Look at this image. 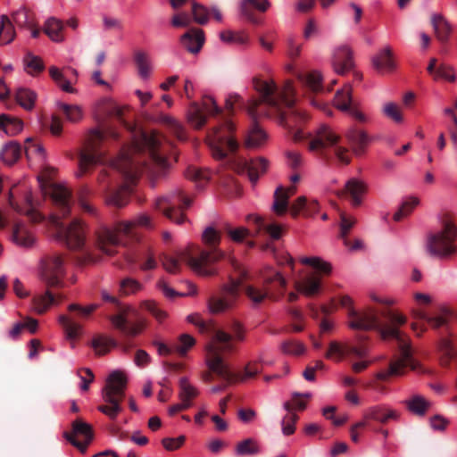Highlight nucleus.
<instances>
[{
	"instance_id": "nucleus-1",
	"label": "nucleus",
	"mask_w": 457,
	"mask_h": 457,
	"mask_svg": "<svg viewBox=\"0 0 457 457\" xmlns=\"http://www.w3.org/2000/svg\"><path fill=\"white\" fill-rule=\"evenodd\" d=\"M253 87L261 96L262 102L274 110L279 124L288 129L295 141L310 138L308 149L311 152L333 147L334 154L339 162H350L347 148L337 145L339 136L330 127L322 124L314 134L304 133L299 126L307 120L306 113L300 109L283 112V106L292 108L295 102V90L291 80H287L283 87L278 88L274 80L255 77L253 79Z\"/></svg>"
},
{
	"instance_id": "nucleus-2",
	"label": "nucleus",
	"mask_w": 457,
	"mask_h": 457,
	"mask_svg": "<svg viewBox=\"0 0 457 457\" xmlns=\"http://www.w3.org/2000/svg\"><path fill=\"white\" fill-rule=\"evenodd\" d=\"M26 154H35L41 162V173L38 176V182L42 193L53 200L59 213H53L49 216L48 221L57 230L58 236L65 241L66 245L72 250H81L87 241L88 226L80 219H74L68 227H64L61 218L67 217L71 209V192L62 184H56L51 181L55 174V168L46 163V154L44 146L34 144L30 137L26 139Z\"/></svg>"
},
{
	"instance_id": "nucleus-3",
	"label": "nucleus",
	"mask_w": 457,
	"mask_h": 457,
	"mask_svg": "<svg viewBox=\"0 0 457 457\" xmlns=\"http://www.w3.org/2000/svg\"><path fill=\"white\" fill-rule=\"evenodd\" d=\"M228 329L230 333L221 329L216 330L205 346L207 367L223 379L230 378L231 373L222 353L233 351V339L238 342L245 339V328L240 322L232 321L228 326Z\"/></svg>"
},
{
	"instance_id": "nucleus-4",
	"label": "nucleus",
	"mask_w": 457,
	"mask_h": 457,
	"mask_svg": "<svg viewBox=\"0 0 457 457\" xmlns=\"http://www.w3.org/2000/svg\"><path fill=\"white\" fill-rule=\"evenodd\" d=\"M202 240L211 247L210 250H201L197 257L191 256L186 251L182 253V258L188 261V266L195 274L203 277L213 276L218 272L213 264L225 257V253L218 247L221 234L212 226H209L203 231Z\"/></svg>"
},
{
	"instance_id": "nucleus-5",
	"label": "nucleus",
	"mask_w": 457,
	"mask_h": 457,
	"mask_svg": "<svg viewBox=\"0 0 457 457\" xmlns=\"http://www.w3.org/2000/svg\"><path fill=\"white\" fill-rule=\"evenodd\" d=\"M112 165L124 175L127 182L112 191L104 188L105 204L121 208L129 203L132 192V184L143 170L132 156L130 150H123L118 158L112 161Z\"/></svg>"
},
{
	"instance_id": "nucleus-6",
	"label": "nucleus",
	"mask_w": 457,
	"mask_h": 457,
	"mask_svg": "<svg viewBox=\"0 0 457 457\" xmlns=\"http://www.w3.org/2000/svg\"><path fill=\"white\" fill-rule=\"evenodd\" d=\"M374 330H378L383 339H395L400 349V356L390 361L388 369L380 370L375 375L378 379L387 380L390 377L403 376L407 366L413 370L419 369L420 364L412 358L409 341L403 338L397 328L394 326L381 327L378 322V328Z\"/></svg>"
},
{
	"instance_id": "nucleus-7",
	"label": "nucleus",
	"mask_w": 457,
	"mask_h": 457,
	"mask_svg": "<svg viewBox=\"0 0 457 457\" xmlns=\"http://www.w3.org/2000/svg\"><path fill=\"white\" fill-rule=\"evenodd\" d=\"M136 228H153L151 218L146 213H139L130 220L118 222L114 228L101 225L96 231V247L107 255H113L114 246L120 244L119 233L129 235Z\"/></svg>"
},
{
	"instance_id": "nucleus-8",
	"label": "nucleus",
	"mask_w": 457,
	"mask_h": 457,
	"mask_svg": "<svg viewBox=\"0 0 457 457\" xmlns=\"http://www.w3.org/2000/svg\"><path fill=\"white\" fill-rule=\"evenodd\" d=\"M128 378L120 370H113L106 378L101 395L105 404L99 405L97 410L111 420H115L122 411L120 402L125 395Z\"/></svg>"
},
{
	"instance_id": "nucleus-9",
	"label": "nucleus",
	"mask_w": 457,
	"mask_h": 457,
	"mask_svg": "<svg viewBox=\"0 0 457 457\" xmlns=\"http://www.w3.org/2000/svg\"><path fill=\"white\" fill-rule=\"evenodd\" d=\"M300 262L312 267L316 271L308 272L295 282L296 290L306 295L312 296L321 289V275H328L332 271L331 264L318 256L301 257Z\"/></svg>"
},
{
	"instance_id": "nucleus-10",
	"label": "nucleus",
	"mask_w": 457,
	"mask_h": 457,
	"mask_svg": "<svg viewBox=\"0 0 457 457\" xmlns=\"http://www.w3.org/2000/svg\"><path fill=\"white\" fill-rule=\"evenodd\" d=\"M455 237V226L450 220H445L442 230L428 236L426 242L427 252L432 256L448 257L456 251V246L453 244Z\"/></svg>"
},
{
	"instance_id": "nucleus-11",
	"label": "nucleus",
	"mask_w": 457,
	"mask_h": 457,
	"mask_svg": "<svg viewBox=\"0 0 457 457\" xmlns=\"http://www.w3.org/2000/svg\"><path fill=\"white\" fill-rule=\"evenodd\" d=\"M233 130L232 122L226 121L209 132L206 141L214 158L223 159L228 153L237 149L238 143L233 137Z\"/></svg>"
},
{
	"instance_id": "nucleus-12",
	"label": "nucleus",
	"mask_w": 457,
	"mask_h": 457,
	"mask_svg": "<svg viewBox=\"0 0 457 457\" xmlns=\"http://www.w3.org/2000/svg\"><path fill=\"white\" fill-rule=\"evenodd\" d=\"M191 205V200L180 189H177L155 200V207L171 221L181 224L185 220L184 209Z\"/></svg>"
},
{
	"instance_id": "nucleus-13",
	"label": "nucleus",
	"mask_w": 457,
	"mask_h": 457,
	"mask_svg": "<svg viewBox=\"0 0 457 457\" xmlns=\"http://www.w3.org/2000/svg\"><path fill=\"white\" fill-rule=\"evenodd\" d=\"M105 137L106 134L99 129H92L89 131L85 147L79 154L77 178L82 177L90 167L101 162L102 154L97 150V145Z\"/></svg>"
},
{
	"instance_id": "nucleus-14",
	"label": "nucleus",
	"mask_w": 457,
	"mask_h": 457,
	"mask_svg": "<svg viewBox=\"0 0 457 457\" xmlns=\"http://www.w3.org/2000/svg\"><path fill=\"white\" fill-rule=\"evenodd\" d=\"M147 149L150 157L155 166L160 170H165L170 166V162L165 155V145L162 144V137L155 132L140 134L139 140L135 142L134 150L143 151Z\"/></svg>"
},
{
	"instance_id": "nucleus-15",
	"label": "nucleus",
	"mask_w": 457,
	"mask_h": 457,
	"mask_svg": "<svg viewBox=\"0 0 457 457\" xmlns=\"http://www.w3.org/2000/svg\"><path fill=\"white\" fill-rule=\"evenodd\" d=\"M64 273L63 261L60 255L45 257L39 266V277L49 287H60Z\"/></svg>"
},
{
	"instance_id": "nucleus-16",
	"label": "nucleus",
	"mask_w": 457,
	"mask_h": 457,
	"mask_svg": "<svg viewBox=\"0 0 457 457\" xmlns=\"http://www.w3.org/2000/svg\"><path fill=\"white\" fill-rule=\"evenodd\" d=\"M220 108L217 105L212 96H205L203 99V106L196 103H192L187 112V122L195 129H201L206 122L204 112L209 114H217Z\"/></svg>"
},
{
	"instance_id": "nucleus-17",
	"label": "nucleus",
	"mask_w": 457,
	"mask_h": 457,
	"mask_svg": "<svg viewBox=\"0 0 457 457\" xmlns=\"http://www.w3.org/2000/svg\"><path fill=\"white\" fill-rule=\"evenodd\" d=\"M130 312H134V309L130 305H127L122 307L118 313L111 315L109 320L112 327L123 335L136 337L142 333L145 328V323L143 320L129 322L128 314Z\"/></svg>"
},
{
	"instance_id": "nucleus-18",
	"label": "nucleus",
	"mask_w": 457,
	"mask_h": 457,
	"mask_svg": "<svg viewBox=\"0 0 457 457\" xmlns=\"http://www.w3.org/2000/svg\"><path fill=\"white\" fill-rule=\"evenodd\" d=\"M347 319V325L352 329L368 331L378 328V312L371 307L364 310L351 309Z\"/></svg>"
},
{
	"instance_id": "nucleus-19",
	"label": "nucleus",
	"mask_w": 457,
	"mask_h": 457,
	"mask_svg": "<svg viewBox=\"0 0 457 457\" xmlns=\"http://www.w3.org/2000/svg\"><path fill=\"white\" fill-rule=\"evenodd\" d=\"M9 240L23 249L32 248L36 245V237L29 226L23 221L15 222L11 229Z\"/></svg>"
},
{
	"instance_id": "nucleus-20",
	"label": "nucleus",
	"mask_w": 457,
	"mask_h": 457,
	"mask_svg": "<svg viewBox=\"0 0 457 457\" xmlns=\"http://www.w3.org/2000/svg\"><path fill=\"white\" fill-rule=\"evenodd\" d=\"M64 436L74 446L84 452L92 438L90 426L81 420H76L72 425V434L65 433Z\"/></svg>"
},
{
	"instance_id": "nucleus-21",
	"label": "nucleus",
	"mask_w": 457,
	"mask_h": 457,
	"mask_svg": "<svg viewBox=\"0 0 457 457\" xmlns=\"http://www.w3.org/2000/svg\"><path fill=\"white\" fill-rule=\"evenodd\" d=\"M267 168L268 162L262 157L250 161H240L237 164L238 172L246 173L253 185L257 183L259 177L267 170Z\"/></svg>"
},
{
	"instance_id": "nucleus-22",
	"label": "nucleus",
	"mask_w": 457,
	"mask_h": 457,
	"mask_svg": "<svg viewBox=\"0 0 457 457\" xmlns=\"http://www.w3.org/2000/svg\"><path fill=\"white\" fill-rule=\"evenodd\" d=\"M372 65L381 74L391 73L396 70V62L389 46L380 49L371 59Z\"/></svg>"
},
{
	"instance_id": "nucleus-23",
	"label": "nucleus",
	"mask_w": 457,
	"mask_h": 457,
	"mask_svg": "<svg viewBox=\"0 0 457 457\" xmlns=\"http://www.w3.org/2000/svg\"><path fill=\"white\" fill-rule=\"evenodd\" d=\"M332 65L337 74H345L353 66V53L346 46L335 49L332 58Z\"/></svg>"
},
{
	"instance_id": "nucleus-24",
	"label": "nucleus",
	"mask_w": 457,
	"mask_h": 457,
	"mask_svg": "<svg viewBox=\"0 0 457 457\" xmlns=\"http://www.w3.org/2000/svg\"><path fill=\"white\" fill-rule=\"evenodd\" d=\"M345 137L356 156H361L364 154L370 141V137L364 130L358 129L355 127L349 128L345 132Z\"/></svg>"
},
{
	"instance_id": "nucleus-25",
	"label": "nucleus",
	"mask_w": 457,
	"mask_h": 457,
	"mask_svg": "<svg viewBox=\"0 0 457 457\" xmlns=\"http://www.w3.org/2000/svg\"><path fill=\"white\" fill-rule=\"evenodd\" d=\"M180 41L188 52L197 54L204 43V31L198 29H191L181 36Z\"/></svg>"
},
{
	"instance_id": "nucleus-26",
	"label": "nucleus",
	"mask_w": 457,
	"mask_h": 457,
	"mask_svg": "<svg viewBox=\"0 0 457 457\" xmlns=\"http://www.w3.org/2000/svg\"><path fill=\"white\" fill-rule=\"evenodd\" d=\"M199 394L200 390L189 381L187 377H181L179 379L178 397L179 401L187 403L191 407L194 399H195Z\"/></svg>"
},
{
	"instance_id": "nucleus-27",
	"label": "nucleus",
	"mask_w": 457,
	"mask_h": 457,
	"mask_svg": "<svg viewBox=\"0 0 457 457\" xmlns=\"http://www.w3.org/2000/svg\"><path fill=\"white\" fill-rule=\"evenodd\" d=\"M247 220L255 225V235H258L262 230H265L272 239H279L282 236V227L276 223L266 225L263 219L256 214H250L247 216Z\"/></svg>"
},
{
	"instance_id": "nucleus-28",
	"label": "nucleus",
	"mask_w": 457,
	"mask_h": 457,
	"mask_svg": "<svg viewBox=\"0 0 457 457\" xmlns=\"http://www.w3.org/2000/svg\"><path fill=\"white\" fill-rule=\"evenodd\" d=\"M271 4L269 0H241L239 8L241 14L246 19L253 21V14L252 10H257L261 12H265Z\"/></svg>"
},
{
	"instance_id": "nucleus-29",
	"label": "nucleus",
	"mask_w": 457,
	"mask_h": 457,
	"mask_svg": "<svg viewBox=\"0 0 457 457\" xmlns=\"http://www.w3.org/2000/svg\"><path fill=\"white\" fill-rule=\"evenodd\" d=\"M345 190L350 195L352 204L358 206L361 204L366 186L361 180L353 178L345 183Z\"/></svg>"
},
{
	"instance_id": "nucleus-30",
	"label": "nucleus",
	"mask_w": 457,
	"mask_h": 457,
	"mask_svg": "<svg viewBox=\"0 0 457 457\" xmlns=\"http://www.w3.org/2000/svg\"><path fill=\"white\" fill-rule=\"evenodd\" d=\"M397 417V412L386 405L372 406L366 411V418H370L381 423H386L389 420H395Z\"/></svg>"
},
{
	"instance_id": "nucleus-31",
	"label": "nucleus",
	"mask_w": 457,
	"mask_h": 457,
	"mask_svg": "<svg viewBox=\"0 0 457 457\" xmlns=\"http://www.w3.org/2000/svg\"><path fill=\"white\" fill-rule=\"evenodd\" d=\"M295 187H289L284 190L281 187H278L274 193V202L272 210L278 215H283L288 209L289 196L294 194Z\"/></svg>"
},
{
	"instance_id": "nucleus-32",
	"label": "nucleus",
	"mask_w": 457,
	"mask_h": 457,
	"mask_svg": "<svg viewBox=\"0 0 457 457\" xmlns=\"http://www.w3.org/2000/svg\"><path fill=\"white\" fill-rule=\"evenodd\" d=\"M23 129V122L13 116L2 113L0 114V130L4 135L13 137Z\"/></svg>"
},
{
	"instance_id": "nucleus-33",
	"label": "nucleus",
	"mask_w": 457,
	"mask_h": 457,
	"mask_svg": "<svg viewBox=\"0 0 457 457\" xmlns=\"http://www.w3.org/2000/svg\"><path fill=\"white\" fill-rule=\"evenodd\" d=\"M44 31L54 42H62L63 36V23L61 20L54 17L48 18L44 25Z\"/></svg>"
},
{
	"instance_id": "nucleus-34",
	"label": "nucleus",
	"mask_w": 457,
	"mask_h": 457,
	"mask_svg": "<svg viewBox=\"0 0 457 457\" xmlns=\"http://www.w3.org/2000/svg\"><path fill=\"white\" fill-rule=\"evenodd\" d=\"M431 23L438 40L445 42L449 38L452 31L450 23L439 13L432 14Z\"/></svg>"
},
{
	"instance_id": "nucleus-35",
	"label": "nucleus",
	"mask_w": 457,
	"mask_h": 457,
	"mask_svg": "<svg viewBox=\"0 0 457 457\" xmlns=\"http://www.w3.org/2000/svg\"><path fill=\"white\" fill-rule=\"evenodd\" d=\"M187 252L193 256V247L187 246L182 249H179L176 253V256L167 255L163 258L162 265L163 268L170 273H175L179 270V265L181 262H185L188 264V261L186 258H182V253Z\"/></svg>"
},
{
	"instance_id": "nucleus-36",
	"label": "nucleus",
	"mask_w": 457,
	"mask_h": 457,
	"mask_svg": "<svg viewBox=\"0 0 457 457\" xmlns=\"http://www.w3.org/2000/svg\"><path fill=\"white\" fill-rule=\"evenodd\" d=\"M37 98V93L27 87H19L15 93L16 102L26 111L34 109Z\"/></svg>"
},
{
	"instance_id": "nucleus-37",
	"label": "nucleus",
	"mask_w": 457,
	"mask_h": 457,
	"mask_svg": "<svg viewBox=\"0 0 457 457\" xmlns=\"http://www.w3.org/2000/svg\"><path fill=\"white\" fill-rule=\"evenodd\" d=\"M408 410L418 416H424L430 407V402L420 395H414L404 401Z\"/></svg>"
},
{
	"instance_id": "nucleus-38",
	"label": "nucleus",
	"mask_w": 457,
	"mask_h": 457,
	"mask_svg": "<svg viewBox=\"0 0 457 457\" xmlns=\"http://www.w3.org/2000/svg\"><path fill=\"white\" fill-rule=\"evenodd\" d=\"M296 78L312 91L318 92L322 89V76L318 71H312L306 74L298 72Z\"/></svg>"
},
{
	"instance_id": "nucleus-39",
	"label": "nucleus",
	"mask_w": 457,
	"mask_h": 457,
	"mask_svg": "<svg viewBox=\"0 0 457 457\" xmlns=\"http://www.w3.org/2000/svg\"><path fill=\"white\" fill-rule=\"evenodd\" d=\"M21 154V145L17 142L10 141L4 145L0 157L5 164L12 165L18 161Z\"/></svg>"
},
{
	"instance_id": "nucleus-40",
	"label": "nucleus",
	"mask_w": 457,
	"mask_h": 457,
	"mask_svg": "<svg viewBox=\"0 0 457 457\" xmlns=\"http://www.w3.org/2000/svg\"><path fill=\"white\" fill-rule=\"evenodd\" d=\"M266 139V133L256 123H253L247 133L245 146L247 148L259 147L265 143Z\"/></svg>"
},
{
	"instance_id": "nucleus-41",
	"label": "nucleus",
	"mask_w": 457,
	"mask_h": 457,
	"mask_svg": "<svg viewBox=\"0 0 457 457\" xmlns=\"http://www.w3.org/2000/svg\"><path fill=\"white\" fill-rule=\"evenodd\" d=\"M283 408L288 413L281 420V429L284 436H290L295 433V423L298 420V416L292 411V408L289 403H284Z\"/></svg>"
},
{
	"instance_id": "nucleus-42",
	"label": "nucleus",
	"mask_w": 457,
	"mask_h": 457,
	"mask_svg": "<svg viewBox=\"0 0 457 457\" xmlns=\"http://www.w3.org/2000/svg\"><path fill=\"white\" fill-rule=\"evenodd\" d=\"M116 346V340L110 337L97 336L92 340V347L98 355H104Z\"/></svg>"
},
{
	"instance_id": "nucleus-43",
	"label": "nucleus",
	"mask_w": 457,
	"mask_h": 457,
	"mask_svg": "<svg viewBox=\"0 0 457 457\" xmlns=\"http://www.w3.org/2000/svg\"><path fill=\"white\" fill-rule=\"evenodd\" d=\"M0 46L12 42L15 37L14 25L7 16H1L0 19Z\"/></svg>"
},
{
	"instance_id": "nucleus-44",
	"label": "nucleus",
	"mask_w": 457,
	"mask_h": 457,
	"mask_svg": "<svg viewBox=\"0 0 457 457\" xmlns=\"http://www.w3.org/2000/svg\"><path fill=\"white\" fill-rule=\"evenodd\" d=\"M55 303V298L49 291L37 295L33 298V308L37 313H44Z\"/></svg>"
},
{
	"instance_id": "nucleus-45",
	"label": "nucleus",
	"mask_w": 457,
	"mask_h": 457,
	"mask_svg": "<svg viewBox=\"0 0 457 457\" xmlns=\"http://www.w3.org/2000/svg\"><path fill=\"white\" fill-rule=\"evenodd\" d=\"M134 58L140 78L144 80L148 79L151 75L152 65L147 54L142 51H137L135 53Z\"/></svg>"
},
{
	"instance_id": "nucleus-46",
	"label": "nucleus",
	"mask_w": 457,
	"mask_h": 457,
	"mask_svg": "<svg viewBox=\"0 0 457 457\" xmlns=\"http://www.w3.org/2000/svg\"><path fill=\"white\" fill-rule=\"evenodd\" d=\"M261 452V448L256 440L246 438L237 443L235 448V453L237 456L255 455Z\"/></svg>"
},
{
	"instance_id": "nucleus-47",
	"label": "nucleus",
	"mask_w": 457,
	"mask_h": 457,
	"mask_svg": "<svg viewBox=\"0 0 457 457\" xmlns=\"http://www.w3.org/2000/svg\"><path fill=\"white\" fill-rule=\"evenodd\" d=\"M233 299H228L223 295L220 297L212 296L208 301V308L212 313H221L233 306Z\"/></svg>"
},
{
	"instance_id": "nucleus-48",
	"label": "nucleus",
	"mask_w": 457,
	"mask_h": 457,
	"mask_svg": "<svg viewBox=\"0 0 457 457\" xmlns=\"http://www.w3.org/2000/svg\"><path fill=\"white\" fill-rule=\"evenodd\" d=\"M259 362H263V359H262V356H260L257 361L248 362L245 365L242 374H238V375L231 374L230 378L227 379V380L230 381L233 378H236V379H237V380H239L241 382H244V381H245V380H247L249 378H253L254 376H256L261 371V369L258 366ZM230 373H232V372L230 371Z\"/></svg>"
},
{
	"instance_id": "nucleus-49",
	"label": "nucleus",
	"mask_w": 457,
	"mask_h": 457,
	"mask_svg": "<svg viewBox=\"0 0 457 457\" xmlns=\"http://www.w3.org/2000/svg\"><path fill=\"white\" fill-rule=\"evenodd\" d=\"M352 88L350 85H345L338 90L334 98L335 106L341 111H348L351 104Z\"/></svg>"
},
{
	"instance_id": "nucleus-50",
	"label": "nucleus",
	"mask_w": 457,
	"mask_h": 457,
	"mask_svg": "<svg viewBox=\"0 0 457 457\" xmlns=\"http://www.w3.org/2000/svg\"><path fill=\"white\" fill-rule=\"evenodd\" d=\"M158 120L165 124L179 139L184 140L186 138L182 124L175 118L170 115L162 114L160 115Z\"/></svg>"
},
{
	"instance_id": "nucleus-51",
	"label": "nucleus",
	"mask_w": 457,
	"mask_h": 457,
	"mask_svg": "<svg viewBox=\"0 0 457 457\" xmlns=\"http://www.w3.org/2000/svg\"><path fill=\"white\" fill-rule=\"evenodd\" d=\"M144 289V285L134 278H125L120 282V291L122 295H135Z\"/></svg>"
},
{
	"instance_id": "nucleus-52",
	"label": "nucleus",
	"mask_w": 457,
	"mask_h": 457,
	"mask_svg": "<svg viewBox=\"0 0 457 457\" xmlns=\"http://www.w3.org/2000/svg\"><path fill=\"white\" fill-rule=\"evenodd\" d=\"M185 175L188 179L197 182L198 187H202L205 181L210 179L211 171L195 166H190L187 169Z\"/></svg>"
},
{
	"instance_id": "nucleus-53",
	"label": "nucleus",
	"mask_w": 457,
	"mask_h": 457,
	"mask_svg": "<svg viewBox=\"0 0 457 457\" xmlns=\"http://www.w3.org/2000/svg\"><path fill=\"white\" fill-rule=\"evenodd\" d=\"M57 105L63 112L68 121L76 123L82 120L83 111L80 106L63 103H58Z\"/></svg>"
},
{
	"instance_id": "nucleus-54",
	"label": "nucleus",
	"mask_w": 457,
	"mask_h": 457,
	"mask_svg": "<svg viewBox=\"0 0 457 457\" xmlns=\"http://www.w3.org/2000/svg\"><path fill=\"white\" fill-rule=\"evenodd\" d=\"M419 204L420 200L415 196H409L405 198L399 210L394 214V220L395 221L401 220L403 217L410 214Z\"/></svg>"
},
{
	"instance_id": "nucleus-55",
	"label": "nucleus",
	"mask_w": 457,
	"mask_h": 457,
	"mask_svg": "<svg viewBox=\"0 0 457 457\" xmlns=\"http://www.w3.org/2000/svg\"><path fill=\"white\" fill-rule=\"evenodd\" d=\"M220 39L228 44L245 45L248 42V36L244 32L225 30L220 33Z\"/></svg>"
},
{
	"instance_id": "nucleus-56",
	"label": "nucleus",
	"mask_w": 457,
	"mask_h": 457,
	"mask_svg": "<svg viewBox=\"0 0 457 457\" xmlns=\"http://www.w3.org/2000/svg\"><path fill=\"white\" fill-rule=\"evenodd\" d=\"M283 353L287 355L299 356L305 353V346L299 341L287 340L284 341L280 345Z\"/></svg>"
},
{
	"instance_id": "nucleus-57",
	"label": "nucleus",
	"mask_w": 457,
	"mask_h": 457,
	"mask_svg": "<svg viewBox=\"0 0 457 457\" xmlns=\"http://www.w3.org/2000/svg\"><path fill=\"white\" fill-rule=\"evenodd\" d=\"M248 298L255 304L262 303L268 297V290L253 285H248L245 288Z\"/></svg>"
},
{
	"instance_id": "nucleus-58",
	"label": "nucleus",
	"mask_w": 457,
	"mask_h": 457,
	"mask_svg": "<svg viewBox=\"0 0 457 457\" xmlns=\"http://www.w3.org/2000/svg\"><path fill=\"white\" fill-rule=\"evenodd\" d=\"M224 230L228 237L237 243L242 242L245 237L251 235L250 230L245 227L233 228L230 224L227 223L224 226Z\"/></svg>"
},
{
	"instance_id": "nucleus-59",
	"label": "nucleus",
	"mask_w": 457,
	"mask_h": 457,
	"mask_svg": "<svg viewBox=\"0 0 457 457\" xmlns=\"http://www.w3.org/2000/svg\"><path fill=\"white\" fill-rule=\"evenodd\" d=\"M24 65L26 71L30 75H34L44 70V63L42 60L30 54L25 56Z\"/></svg>"
},
{
	"instance_id": "nucleus-60",
	"label": "nucleus",
	"mask_w": 457,
	"mask_h": 457,
	"mask_svg": "<svg viewBox=\"0 0 457 457\" xmlns=\"http://www.w3.org/2000/svg\"><path fill=\"white\" fill-rule=\"evenodd\" d=\"M192 14L196 23L204 25L209 21L210 11L206 6L193 1Z\"/></svg>"
},
{
	"instance_id": "nucleus-61",
	"label": "nucleus",
	"mask_w": 457,
	"mask_h": 457,
	"mask_svg": "<svg viewBox=\"0 0 457 457\" xmlns=\"http://www.w3.org/2000/svg\"><path fill=\"white\" fill-rule=\"evenodd\" d=\"M13 25L21 29H32L33 23L29 21V15L25 9L21 8L14 12L10 19Z\"/></svg>"
},
{
	"instance_id": "nucleus-62",
	"label": "nucleus",
	"mask_w": 457,
	"mask_h": 457,
	"mask_svg": "<svg viewBox=\"0 0 457 457\" xmlns=\"http://www.w3.org/2000/svg\"><path fill=\"white\" fill-rule=\"evenodd\" d=\"M438 349L441 353V362L443 365H446L455 355L452 343L447 338H442L440 340Z\"/></svg>"
},
{
	"instance_id": "nucleus-63",
	"label": "nucleus",
	"mask_w": 457,
	"mask_h": 457,
	"mask_svg": "<svg viewBox=\"0 0 457 457\" xmlns=\"http://www.w3.org/2000/svg\"><path fill=\"white\" fill-rule=\"evenodd\" d=\"M240 286L241 281L239 279L230 278L229 282L222 287V295L228 299H233L235 303L239 294Z\"/></svg>"
},
{
	"instance_id": "nucleus-64",
	"label": "nucleus",
	"mask_w": 457,
	"mask_h": 457,
	"mask_svg": "<svg viewBox=\"0 0 457 457\" xmlns=\"http://www.w3.org/2000/svg\"><path fill=\"white\" fill-rule=\"evenodd\" d=\"M382 112L385 116L393 120L395 122L400 123L403 121L401 111L398 105L394 102L386 103L382 108Z\"/></svg>"
}]
</instances>
